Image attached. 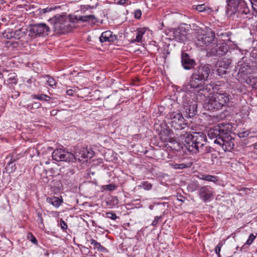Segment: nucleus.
<instances>
[{
  "instance_id": "obj_10",
  "label": "nucleus",
  "mask_w": 257,
  "mask_h": 257,
  "mask_svg": "<svg viewBox=\"0 0 257 257\" xmlns=\"http://www.w3.org/2000/svg\"><path fill=\"white\" fill-rule=\"evenodd\" d=\"M228 50L227 44L223 40H220L216 44L213 43L212 48L207 52L210 56H221L226 54Z\"/></svg>"
},
{
  "instance_id": "obj_9",
  "label": "nucleus",
  "mask_w": 257,
  "mask_h": 257,
  "mask_svg": "<svg viewBox=\"0 0 257 257\" xmlns=\"http://www.w3.org/2000/svg\"><path fill=\"white\" fill-rule=\"evenodd\" d=\"M170 124L171 127L176 130H182L187 127V123L182 115V113L178 111L172 112L170 114Z\"/></svg>"
},
{
  "instance_id": "obj_13",
  "label": "nucleus",
  "mask_w": 257,
  "mask_h": 257,
  "mask_svg": "<svg viewBox=\"0 0 257 257\" xmlns=\"http://www.w3.org/2000/svg\"><path fill=\"white\" fill-rule=\"evenodd\" d=\"M181 63L185 70L192 69L196 65L195 60L192 59L189 54L184 52H182L181 54Z\"/></svg>"
},
{
  "instance_id": "obj_1",
  "label": "nucleus",
  "mask_w": 257,
  "mask_h": 257,
  "mask_svg": "<svg viewBox=\"0 0 257 257\" xmlns=\"http://www.w3.org/2000/svg\"><path fill=\"white\" fill-rule=\"evenodd\" d=\"M180 135L179 141L190 152L206 154L211 152L212 148L206 146L207 138L202 133H194L192 135L183 132Z\"/></svg>"
},
{
  "instance_id": "obj_8",
  "label": "nucleus",
  "mask_w": 257,
  "mask_h": 257,
  "mask_svg": "<svg viewBox=\"0 0 257 257\" xmlns=\"http://www.w3.org/2000/svg\"><path fill=\"white\" fill-rule=\"evenodd\" d=\"M52 156L53 159L56 161L74 162L76 160V157L72 153L63 148L55 150Z\"/></svg>"
},
{
  "instance_id": "obj_3",
  "label": "nucleus",
  "mask_w": 257,
  "mask_h": 257,
  "mask_svg": "<svg viewBox=\"0 0 257 257\" xmlns=\"http://www.w3.org/2000/svg\"><path fill=\"white\" fill-rule=\"evenodd\" d=\"M208 136L211 139H215L214 143L222 147L224 151H231L234 148V138L230 136V132L219 125L210 128Z\"/></svg>"
},
{
  "instance_id": "obj_46",
  "label": "nucleus",
  "mask_w": 257,
  "mask_h": 257,
  "mask_svg": "<svg viewBox=\"0 0 257 257\" xmlns=\"http://www.w3.org/2000/svg\"><path fill=\"white\" fill-rule=\"evenodd\" d=\"M34 108H38L41 106V104L39 102H34L32 103Z\"/></svg>"
},
{
  "instance_id": "obj_21",
  "label": "nucleus",
  "mask_w": 257,
  "mask_h": 257,
  "mask_svg": "<svg viewBox=\"0 0 257 257\" xmlns=\"http://www.w3.org/2000/svg\"><path fill=\"white\" fill-rule=\"evenodd\" d=\"M73 17H76V19H75V23L77 21H82V22H93L94 21L96 20V17L94 15H86V16H73Z\"/></svg>"
},
{
  "instance_id": "obj_41",
  "label": "nucleus",
  "mask_w": 257,
  "mask_h": 257,
  "mask_svg": "<svg viewBox=\"0 0 257 257\" xmlns=\"http://www.w3.org/2000/svg\"><path fill=\"white\" fill-rule=\"evenodd\" d=\"M161 218V217H159V216H156L155 218V219L153 220V221L152 222V225H153L154 226H157V225L158 224V222H159V220Z\"/></svg>"
},
{
  "instance_id": "obj_26",
  "label": "nucleus",
  "mask_w": 257,
  "mask_h": 257,
  "mask_svg": "<svg viewBox=\"0 0 257 257\" xmlns=\"http://www.w3.org/2000/svg\"><path fill=\"white\" fill-rule=\"evenodd\" d=\"M8 81L10 84H16L18 83V79L15 73H11L9 75Z\"/></svg>"
},
{
  "instance_id": "obj_44",
  "label": "nucleus",
  "mask_w": 257,
  "mask_h": 257,
  "mask_svg": "<svg viewBox=\"0 0 257 257\" xmlns=\"http://www.w3.org/2000/svg\"><path fill=\"white\" fill-rule=\"evenodd\" d=\"M38 217L39 221H40V222L41 223V225H42L43 226H44L43 219L42 218L41 214L38 213Z\"/></svg>"
},
{
  "instance_id": "obj_4",
  "label": "nucleus",
  "mask_w": 257,
  "mask_h": 257,
  "mask_svg": "<svg viewBox=\"0 0 257 257\" xmlns=\"http://www.w3.org/2000/svg\"><path fill=\"white\" fill-rule=\"evenodd\" d=\"M76 19L73 16L57 15L50 20L53 22V29L56 33L64 34L75 27Z\"/></svg>"
},
{
  "instance_id": "obj_49",
  "label": "nucleus",
  "mask_w": 257,
  "mask_h": 257,
  "mask_svg": "<svg viewBox=\"0 0 257 257\" xmlns=\"http://www.w3.org/2000/svg\"><path fill=\"white\" fill-rule=\"evenodd\" d=\"M190 186H192L193 187V190H196L197 188H198V185L197 184H191L190 185Z\"/></svg>"
},
{
  "instance_id": "obj_23",
  "label": "nucleus",
  "mask_w": 257,
  "mask_h": 257,
  "mask_svg": "<svg viewBox=\"0 0 257 257\" xmlns=\"http://www.w3.org/2000/svg\"><path fill=\"white\" fill-rule=\"evenodd\" d=\"M46 201L48 203L56 207H59L62 202L61 200L58 197L55 196L47 197Z\"/></svg>"
},
{
  "instance_id": "obj_12",
  "label": "nucleus",
  "mask_w": 257,
  "mask_h": 257,
  "mask_svg": "<svg viewBox=\"0 0 257 257\" xmlns=\"http://www.w3.org/2000/svg\"><path fill=\"white\" fill-rule=\"evenodd\" d=\"M183 113L186 117H193L197 113V103L193 100H186L183 101Z\"/></svg>"
},
{
  "instance_id": "obj_38",
  "label": "nucleus",
  "mask_w": 257,
  "mask_h": 257,
  "mask_svg": "<svg viewBox=\"0 0 257 257\" xmlns=\"http://www.w3.org/2000/svg\"><path fill=\"white\" fill-rule=\"evenodd\" d=\"M56 8H46L45 9H41L40 11L41 14H45L47 12H49L53 10H54Z\"/></svg>"
},
{
  "instance_id": "obj_2",
  "label": "nucleus",
  "mask_w": 257,
  "mask_h": 257,
  "mask_svg": "<svg viewBox=\"0 0 257 257\" xmlns=\"http://www.w3.org/2000/svg\"><path fill=\"white\" fill-rule=\"evenodd\" d=\"M211 71V66L208 64L200 65L193 71L189 80L183 86V89L186 92H193L197 88L205 84Z\"/></svg>"
},
{
  "instance_id": "obj_55",
  "label": "nucleus",
  "mask_w": 257,
  "mask_h": 257,
  "mask_svg": "<svg viewBox=\"0 0 257 257\" xmlns=\"http://www.w3.org/2000/svg\"><path fill=\"white\" fill-rule=\"evenodd\" d=\"M253 152L256 155H257V150H253Z\"/></svg>"
},
{
  "instance_id": "obj_45",
  "label": "nucleus",
  "mask_w": 257,
  "mask_h": 257,
  "mask_svg": "<svg viewBox=\"0 0 257 257\" xmlns=\"http://www.w3.org/2000/svg\"><path fill=\"white\" fill-rule=\"evenodd\" d=\"M74 93V91L72 89H69V90H67V91H66L67 94L69 96H73Z\"/></svg>"
},
{
  "instance_id": "obj_57",
  "label": "nucleus",
  "mask_w": 257,
  "mask_h": 257,
  "mask_svg": "<svg viewBox=\"0 0 257 257\" xmlns=\"http://www.w3.org/2000/svg\"><path fill=\"white\" fill-rule=\"evenodd\" d=\"M253 2L257 3V0H252Z\"/></svg>"
},
{
  "instance_id": "obj_42",
  "label": "nucleus",
  "mask_w": 257,
  "mask_h": 257,
  "mask_svg": "<svg viewBox=\"0 0 257 257\" xmlns=\"http://www.w3.org/2000/svg\"><path fill=\"white\" fill-rule=\"evenodd\" d=\"M177 200L182 202H184L185 200V197L181 194H178L177 195Z\"/></svg>"
},
{
  "instance_id": "obj_50",
  "label": "nucleus",
  "mask_w": 257,
  "mask_h": 257,
  "mask_svg": "<svg viewBox=\"0 0 257 257\" xmlns=\"http://www.w3.org/2000/svg\"><path fill=\"white\" fill-rule=\"evenodd\" d=\"M21 31V30L20 29L18 31H16L15 34V38H17V39H19V37H18L20 35L19 34V33Z\"/></svg>"
},
{
  "instance_id": "obj_47",
  "label": "nucleus",
  "mask_w": 257,
  "mask_h": 257,
  "mask_svg": "<svg viewBox=\"0 0 257 257\" xmlns=\"http://www.w3.org/2000/svg\"><path fill=\"white\" fill-rule=\"evenodd\" d=\"M127 2V0H119L117 4L121 5H123Z\"/></svg>"
},
{
  "instance_id": "obj_25",
  "label": "nucleus",
  "mask_w": 257,
  "mask_h": 257,
  "mask_svg": "<svg viewBox=\"0 0 257 257\" xmlns=\"http://www.w3.org/2000/svg\"><path fill=\"white\" fill-rule=\"evenodd\" d=\"M165 107L164 106H159L157 109L155 110V112L153 113V117H157L159 116H161L163 115L164 111L165 110Z\"/></svg>"
},
{
  "instance_id": "obj_24",
  "label": "nucleus",
  "mask_w": 257,
  "mask_h": 257,
  "mask_svg": "<svg viewBox=\"0 0 257 257\" xmlns=\"http://www.w3.org/2000/svg\"><path fill=\"white\" fill-rule=\"evenodd\" d=\"M90 242L91 245L93 246L94 249H97L98 251H104L106 248L102 246L99 242L94 239H91Z\"/></svg>"
},
{
  "instance_id": "obj_30",
  "label": "nucleus",
  "mask_w": 257,
  "mask_h": 257,
  "mask_svg": "<svg viewBox=\"0 0 257 257\" xmlns=\"http://www.w3.org/2000/svg\"><path fill=\"white\" fill-rule=\"evenodd\" d=\"M45 77L47 78V82L50 86L53 87L56 85V82L53 78L49 75H46Z\"/></svg>"
},
{
  "instance_id": "obj_7",
  "label": "nucleus",
  "mask_w": 257,
  "mask_h": 257,
  "mask_svg": "<svg viewBox=\"0 0 257 257\" xmlns=\"http://www.w3.org/2000/svg\"><path fill=\"white\" fill-rule=\"evenodd\" d=\"M161 130L159 131V138L162 142H168L173 143L174 145H177L178 147V148H174V149L176 150L177 151L180 150L181 149H182L183 147L182 146H180L178 143L176 142L175 140L173 139L172 138V132L171 130L169 129V126L167 125V123H163L160 125Z\"/></svg>"
},
{
  "instance_id": "obj_17",
  "label": "nucleus",
  "mask_w": 257,
  "mask_h": 257,
  "mask_svg": "<svg viewBox=\"0 0 257 257\" xmlns=\"http://www.w3.org/2000/svg\"><path fill=\"white\" fill-rule=\"evenodd\" d=\"M18 159L19 158L16 154H12L6 157V160L7 161V165L6 169L7 171L12 173L16 170V167L14 162Z\"/></svg>"
},
{
  "instance_id": "obj_6",
  "label": "nucleus",
  "mask_w": 257,
  "mask_h": 257,
  "mask_svg": "<svg viewBox=\"0 0 257 257\" xmlns=\"http://www.w3.org/2000/svg\"><path fill=\"white\" fill-rule=\"evenodd\" d=\"M230 95L226 92H215L210 97L206 107L210 111L221 109L227 105Z\"/></svg>"
},
{
  "instance_id": "obj_22",
  "label": "nucleus",
  "mask_w": 257,
  "mask_h": 257,
  "mask_svg": "<svg viewBox=\"0 0 257 257\" xmlns=\"http://www.w3.org/2000/svg\"><path fill=\"white\" fill-rule=\"evenodd\" d=\"M198 177L200 180L214 183H216L218 181L217 177L210 175L201 174L198 176Z\"/></svg>"
},
{
  "instance_id": "obj_28",
  "label": "nucleus",
  "mask_w": 257,
  "mask_h": 257,
  "mask_svg": "<svg viewBox=\"0 0 257 257\" xmlns=\"http://www.w3.org/2000/svg\"><path fill=\"white\" fill-rule=\"evenodd\" d=\"M196 10L199 12H206L208 10H210V8L205 6L204 4L199 5L196 6Z\"/></svg>"
},
{
  "instance_id": "obj_58",
  "label": "nucleus",
  "mask_w": 257,
  "mask_h": 257,
  "mask_svg": "<svg viewBox=\"0 0 257 257\" xmlns=\"http://www.w3.org/2000/svg\"><path fill=\"white\" fill-rule=\"evenodd\" d=\"M0 75H2V73L0 72Z\"/></svg>"
},
{
  "instance_id": "obj_18",
  "label": "nucleus",
  "mask_w": 257,
  "mask_h": 257,
  "mask_svg": "<svg viewBox=\"0 0 257 257\" xmlns=\"http://www.w3.org/2000/svg\"><path fill=\"white\" fill-rule=\"evenodd\" d=\"M116 39V36L113 35L112 32L110 31L103 32L99 38L100 41L102 43L105 42H113Z\"/></svg>"
},
{
  "instance_id": "obj_16",
  "label": "nucleus",
  "mask_w": 257,
  "mask_h": 257,
  "mask_svg": "<svg viewBox=\"0 0 257 257\" xmlns=\"http://www.w3.org/2000/svg\"><path fill=\"white\" fill-rule=\"evenodd\" d=\"M214 33L212 32L206 33L198 37L197 44L200 46L207 45L214 41Z\"/></svg>"
},
{
  "instance_id": "obj_56",
  "label": "nucleus",
  "mask_w": 257,
  "mask_h": 257,
  "mask_svg": "<svg viewBox=\"0 0 257 257\" xmlns=\"http://www.w3.org/2000/svg\"><path fill=\"white\" fill-rule=\"evenodd\" d=\"M82 157H83V158H85V157H87H87H88V156H85V155H83V156H82Z\"/></svg>"
},
{
  "instance_id": "obj_43",
  "label": "nucleus",
  "mask_w": 257,
  "mask_h": 257,
  "mask_svg": "<svg viewBox=\"0 0 257 257\" xmlns=\"http://www.w3.org/2000/svg\"><path fill=\"white\" fill-rule=\"evenodd\" d=\"M250 2L253 11L255 12L257 15V4H255V2H252L251 1H250Z\"/></svg>"
},
{
  "instance_id": "obj_35",
  "label": "nucleus",
  "mask_w": 257,
  "mask_h": 257,
  "mask_svg": "<svg viewBox=\"0 0 257 257\" xmlns=\"http://www.w3.org/2000/svg\"><path fill=\"white\" fill-rule=\"evenodd\" d=\"M255 236L254 235L253 233L250 234L245 244H247L248 245L251 244L253 241L254 240V239H255Z\"/></svg>"
},
{
  "instance_id": "obj_32",
  "label": "nucleus",
  "mask_w": 257,
  "mask_h": 257,
  "mask_svg": "<svg viewBox=\"0 0 257 257\" xmlns=\"http://www.w3.org/2000/svg\"><path fill=\"white\" fill-rule=\"evenodd\" d=\"M222 246V244L221 242H219L215 248V253L217 254L218 257H221L220 252L221 250V248Z\"/></svg>"
},
{
  "instance_id": "obj_20",
  "label": "nucleus",
  "mask_w": 257,
  "mask_h": 257,
  "mask_svg": "<svg viewBox=\"0 0 257 257\" xmlns=\"http://www.w3.org/2000/svg\"><path fill=\"white\" fill-rule=\"evenodd\" d=\"M174 39L178 42H183L186 38L185 32L180 28L174 29L173 31Z\"/></svg>"
},
{
  "instance_id": "obj_48",
  "label": "nucleus",
  "mask_w": 257,
  "mask_h": 257,
  "mask_svg": "<svg viewBox=\"0 0 257 257\" xmlns=\"http://www.w3.org/2000/svg\"><path fill=\"white\" fill-rule=\"evenodd\" d=\"M74 170L73 169H69L68 170V172L66 173V174L68 175H73L74 174Z\"/></svg>"
},
{
  "instance_id": "obj_29",
  "label": "nucleus",
  "mask_w": 257,
  "mask_h": 257,
  "mask_svg": "<svg viewBox=\"0 0 257 257\" xmlns=\"http://www.w3.org/2000/svg\"><path fill=\"white\" fill-rule=\"evenodd\" d=\"M144 32H142V31H138L137 33L136 38L133 42H141L142 41L143 35L144 34Z\"/></svg>"
},
{
  "instance_id": "obj_39",
  "label": "nucleus",
  "mask_w": 257,
  "mask_h": 257,
  "mask_svg": "<svg viewBox=\"0 0 257 257\" xmlns=\"http://www.w3.org/2000/svg\"><path fill=\"white\" fill-rule=\"evenodd\" d=\"M142 16V12L140 10H137L135 11V18L137 19L141 18Z\"/></svg>"
},
{
  "instance_id": "obj_37",
  "label": "nucleus",
  "mask_w": 257,
  "mask_h": 257,
  "mask_svg": "<svg viewBox=\"0 0 257 257\" xmlns=\"http://www.w3.org/2000/svg\"><path fill=\"white\" fill-rule=\"evenodd\" d=\"M248 135L249 133L247 131H243L238 133V136L240 138L246 137Z\"/></svg>"
},
{
  "instance_id": "obj_27",
  "label": "nucleus",
  "mask_w": 257,
  "mask_h": 257,
  "mask_svg": "<svg viewBox=\"0 0 257 257\" xmlns=\"http://www.w3.org/2000/svg\"><path fill=\"white\" fill-rule=\"evenodd\" d=\"M34 97L39 100H44L47 101H50V99H51L50 97L46 94H41L38 95H35Z\"/></svg>"
},
{
  "instance_id": "obj_51",
  "label": "nucleus",
  "mask_w": 257,
  "mask_h": 257,
  "mask_svg": "<svg viewBox=\"0 0 257 257\" xmlns=\"http://www.w3.org/2000/svg\"><path fill=\"white\" fill-rule=\"evenodd\" d=\"M24 107L27 108L28 109H30V110L34 109L33 104L27 105L26 106H24Z\"/></svg>"
},
{
  "instance_id": "obj_5",
  "label": "nucleus",
  "mask_w": 257,
  "mask_h": 257,
  "mask_svg": "<svg viewBox=\"0 0 257 257\" xmlns=\"http://www.w3.org/2000/svg\"><path fill=\"white\" fill-rule=\"evenodd\" d=\"M226 13L229 16L236 14L237 17L247 18L250 10L243 0H226Z\"/></svg>"
},
{
  "instance_id": "obj_34",
  "label": "nucleus",
  "mask_w": 257,
  "mask_h": 257,
  "mask_svg": "<svg viewBox=\"0 0 257 257\" xmlns=\"http://www.w3.org/2000/svg\"><path fill=\"white\" fill-rule=\"evenodd\" d=\"M174 168L176 169H182L187 167V165L185 164H175L173 165Z\"/></svg>"
},
{
  "instance_id": "obj_14",
  "label": "nucleus",
  "mask_w": 257,
  "mask_h": 257,
  "mask_svg": "<svg viewBox=\"0 0 257 257\" xmlns=\"http://www.w3.org/2000/svg\"><path fill=\"white\" fill-rule=\"evenodd\" d=\"M198 193L200 198L204 202L209 200L213 196L212 188L209 186H203L199 188Z\"/></svg>"
},
{
  "instance_id": "obj_11",
  "label": "nucleus",
  "mask_w": 257,
  "mask_h": 257,
  "mask_svg": "<svg viewBox=\"0 0 257 257\" xmlns=\"http://www.w3.org/2000/svg\"><path fill=\"white\" fill-rule=\"evenodd\" d=\"M49 32V28L45 24H36L31 26L29 30V36L31 38H35L41 35H48Z\"/></svg>"
},
{
  "instance_id": "obj_40",
  "label": "nucleus",
  "mask_w": 257,
  "mask_h": 257,
  "mask_svg": "<svg viewBox=\"0 0 257 257\" xmlns=\"http://www.w3.org/2000/svg\"><path fill=\"white\" fill-rule=\"evenodd\" d=\"M60 224L61 226V228L63 230H65L67 229V225L66 223V222L62 219H61Z\"/></svg>"
},
{
  "instance_id": "obj_53",
  "label": "nucleus",
  "mask_w": 257,
  "mask_h": 257,
  "mask_svg": "<svg viewBox=\"0 0 257 257\" xmlns=\"http://www.w3.org/2000/svg\"><path fill=\"white\" fill-rule=\"evenodd\" d=\"M253 150H257V144L253 145Z\"/></svg>"
},
{
  "instance_id": "obj_33",
  "label": "nucleus",
  "mask_w": 257,
  "mask_h": 257,
  "mask_svg": "<svg viewBox=\"0 0 257 257\" xmlns=\"http://www.w3.org/2000/svg\"><path fill=\"white\" fill-rule=\"evenodd\" d=\"M28 238L33 243L37 244L38 242L36 237L31 233L28 234Z\"/></svg>"
},
{
  "instance_id": "obj_15",
  "label": "nucleus",
  "mask_w": 257,
  "mask_h": 257,
  "mask_svg": "<svg viewBox=\"0 0 257 257\" xmlns=\"http://www.w3.org/2000/svg\"><path fill=\"white\" fill-rule=\"evenodd\" d=\"M231 64V61L228 59H223L217 61L216 66L217 68V71L219 75L226 74V70L229 69Z\"/></svg>"
},
{
  "instance_id": "obj_36",
  "label": "nucleus",
  "mask_w": 257,
  "mask_h": 257,
  "mask_svg": "<svg viewBox=\"0 0 257 257\" xmlns=\"http://www.w3.org/2000/svg\"><path fill=\"white\" fill-rule=\"evenodd\" d=\"M106 215L108 218L112 220H115L117 218L116 215L112 212H107L106 213Z\"/></svg>"
},
{
  "instance_id": "obj_19",
  "label": "nucleus",
  "mask_w": 257,
  "mask_h": 257,
  "mask_svg": "<svg viewBox=\"0 0 257 257\" xmlns=\"http://www.w3.org/2000/svg\"><path fill=\"white\" fill-rule=\"evenodd\" d=\"M212 87L211 85H204L203 86L200 88H197L195 90L197 91L196 95V97L198 99V97H206L207 95L211 91V89H212Z\"/></svg>"
},
{
  "instance_id": "obj_54",
  "label": "nucleus",
  "mask_w": 257,
  "mask_h": 257,
  "mask_svg": "<svg viewBox=\"0 0 257 257\" xmlns=\"http://www.w3.org/2000/svg\"><path fill=\"white\" fill-rule=\"evenodd\" d=\"M108 186H109V189L110 190H112V189H113V188L111 187V186L110 185H109Z\"/></svg>"
},
{
  "instance_id": "obj_52",
  "label": "nucleus",
  "mask_w": 257,
  "mask_h": 257,
  "mask_svg": "<svg viewBox=\"0 0 257 257\" xmlns=\"http://www.w3.org/2000/svg\"><path fill=\"white\" fill-rule=\"evenodd\" d=\"M20 93L18 91H15L14 95H13V96H15V97H17L19 96Z\"/></svg>"
},
{
  "instance_id": "obj_31",
  "label": "nucleus",
  "mask_w": 257,
  "mask_h": 257,
  "mask_svg": "<svg viewBox=\"0 0 257 257\" xmlns=\"http://www.w3.org/2000/svg\"><path fill=\"white\" fill-rule=\"evenodd\" d=\"M141 186H142V187L145 190H149L152 188V185L151 183H150L147 181H146L142 184Z\"/></svg>"
}]
</instances>
